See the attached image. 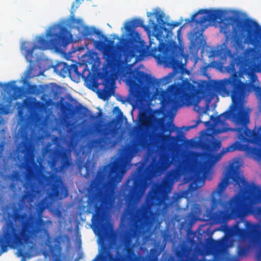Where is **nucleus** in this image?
I'll return each mask as SVG.
<instances>
[{
    "label": "nucleus",
    "instance_id": "obj_47",
    "mask_svg": "<svg viewBox=\"0 0 261 261\" xmlns=\"http://www.w3.org/2000/svg\"><path fill=\"white\" fill-rule=\"evenodd\" d=\"M115 110H117L120 113H122V112H121L120 110L119 109V107H115L114 108Z\"/></svg>",
    "mask_w": 261,
    "mask_h": 261
},
{
    "label": "nucleus",
    "instance_id": "obj_8",
    "mask_svg": "<svg viewBox=\"0 0 261 261\" xmlns=\"http://www.w3.org/2000/svg\"><path fill=\"white\" fill-rule=\"evenodd\" d=\"M26 169L28 180L24 186L21 204L30 203L37 195L44 193L51 199H61L67 197V189L60 178H55L52 182L49 177L36 172L32 167L28 166Z\"/></svg>",
    "mask_w": 261,
    "mask_h": 261
},
{
    "label": "nucleus",
    "instance_id": "obj_1",
    "mask_svg": "<svg viewBox=\"0 0 261 261\" xmlns=\"http://www.w3.org/2000/svg\"><path fill=\"white\" fill-rule=\"evenodd\" d=\"M227 44L228 42L226 40L223 44L218 46L217 49H212L211 51L212 57H218L223 61H225L227 57L232 59L228 71L233 73L229 78L217 82L215 87L219 92L230 96L235 109L238 112L234 113L227 110L215 117L214 120L213 131L215 134H220L229 130V128L225 126L226 125V120L230 117H232L237 124L243 127L234 129L238 133L237 138L239 141L230 145L226 150L221 151L218 155L213 156V158L216 162L227 151L248 150L255 158L261 160V126L258 128V132L248 129L246 125L249 122V117L245 111L241 108L242 102L248 94L250 84L257 81V76L254 68L246 65L242 68V73L247 76L249 83L242 81L237 72L235 71V65L240 64V58L236 56V54L232 53L227 48Z\"/></svg>",
    "mask_w": 261,
    "mask_h": 261
},
{
    "label": "nucleus",
    "instance_id": "obj_7",
    "mask_svg": "<svg viewBox=\"0 0 261 261\" xmlns=\"http://www.w3.org/2000/svg\"><path fill=\"white\" fill-rule=\"evenodd\" d=\"M171 164V155L166 152L161 153L158 160L153 158L147 166L144 163H141L126 180L122 189L124 196L130 201L138 199L145 191L149 178L167 169Z\"/></svg>",
    "mask_w": 261,
    "mask_h": 261
},
{
    "label": "nucleus",
    "instance_id": "obj_15",
    "mask_svg": "<svg viewBox=\"0 0 261 261\" xmlns=\"http://www.w3.org/2000/svg\"><path fill=\"white\" fill-rule=\"evenodd\" d=\"M157 48L160 53L158 59L160 62L173 68H175L178 65V59L181 56V53L178 45L168 44L160 42Z\"/></svg>",
    "mask_w": 261,
    "mask_h": 261
},
{
    "label": "nucleus",
    "instance_id": "obj_33",
    "mask_svg": "<svg viewBox=\"0 0 261 261\" xmlns=\"http://www.w3.org/2000/svg\"><path fill=\"white\" fill-rule=\"evenodd\" d=\"M248 253V248L246 246H240L238 248V254L240 257L246 256Z\"/></svg>",
    "mask_w": 261,
    "mask_h": 261
},
{
    "label": "nucleus",
    "instance_id": "obj_51",
    "mask_svg": "<svg viewBox=\"0 0 261 261\" xmlns=\"http://www.w3.org/2000/svg\"><path fill=\"white\" fill-rule=\"evenodd\" d=\"M219 244V242H214V245L217 246Z\"/></svg>",
    "mask_w": 261,
    "mask_h": 261
},
{
    "label": "nucleus",
    "instance_id": "obj_36",
    "mask_svg": "<svg viewBox=\"0 0 261 261\" xmlns=\"http://www.w3.org/2000/svg\"><path fill=\"white\" fill-rule=\"evenodd\" d=\"M88 111V109L83 106H80L77 109V112L82 115H86V113Z\"/></svg>",
    "mask_w": 261,
    "mask_h": 261
},
{
    "label": "nucleus",
    "instance_id": "obj_40",
    "mask_svg": "<svg viewBox=\"0 0 261 261\" xmlns=\"http://www.w3.org/2000/svg\"><path fill=\"white\" fill-rule=\"evenodd\" d=\"M60 141V138L59 137L55 136L53 139L52 142L54 144H55L57 145V146H58L59 145Z\"/></svg>",
    "mask_w": 261,
    "mask_h": 261
},
{
    "label": "nucleus",
    "instance_id": "obj_10",
    "mask_svg": "<svg viewBox=\"0 0 261 261\" xmlns=\"http://www.w3.org/2000/svg\"><path fill=\"white\" fill-rule=\"evenodd\" d=\"M234 19L241 37L234 40L236 51L238 53L243 50L245 43L251 44L253 47L247 48L245 55L246 58L254 59L257 52L256 48L261 45V27L255 21L249 18L243 20L237 18Z\"/></svg>",
    "mask_w": 261,
    "mask_h": 261
},
{
    "label": "nucleus",
    "instance_id": "obj_23",
    "mask_svg": "<svg viewBox=\"0 0 261 261\" xmlns=\"http://www.w3.org/2000/svg\"><path fill=\"white\" fill-rule=\"evenodd\" d=\"M86 70L87 68L84 67L82 70V72H81L79 71L78 65L73 64L70 65V68L68 76L72 81L77 82L81 78L86 79L84 72Z\"/></svg>",
    "mask_w": 261,
    "mask_h": 261
},
{
    "label": "nucleus",
    "instance_id": "obj_52",
    "mask_svg": "<svg viewBox=\"0 0 261 261\" xmlns=\"http://www.w3.org/2000/svg\"><path fill=\"white\" fill-rule=\"evenodd\" d=\"M45 207H42V208H40V212L42 213V212L43 211V210L44 209Z\"/></svg>",
    "mask_w": 261,
    "mask_h": 261
},
{
    "label": "nucleus",
    "instance_id": "obj_54",
    "mask_svg": "<svg viewBox=\"0 0 261 261\" xmlns=\"http://www.w3.org/2000/svg\"><path fill=\"white\" fill-rule=\"evenodd\" d=\"M83 67L82 65H81V64L80 65V67Z\"/></svg>",
    "mask_w": 261,
    "mask_h": 261
},
{
    "label": "nucleus",
    "instance_id": "obj_2",
    "mask_svg": "<svg viewBox=\"0 0 261 261\" xmlns=\"http://www.w3.org/2000/svg\"><path fill=\"white\" fill-rule=\"evenodd\" d=\"M261 203V189L250 185L237 170L231 168L212 192L210 219L222 224L242 216L256 204Z\"/></svg>",
    "mask_w": 261,
    "mask_h": 261
},
{
    "label": "nucleus",
    "instance_id": "obj_49",
    "mask_svg": "<svg viewBox=\"0 0 261 261\" xmlns=\"http://www.w3.org/2000/svg\"><path fill=\"white\" fill-rule=\"evenodd\" d=\"M109 43H110V44H113V43H114V40H110L109 41Z\"/></svg>",
    "mask_w": 261,
    "mask_h": 261
},
{
    "label": "nucleus",
    "instance_id": "obj_37",
    "mask_svg": "<svg viewBox=\"0 0 261 261\" xmlns=\"http://www.w3.org/2000/svg\"><path fill=\"white\" fill-rule=\"evenodd\" d=\"M77 140L74 137H71L70 140L69 146L70 147L74 148L77 145Z\"/></svg>",
    "mask_w": 261,
    "mask_h": 261
},
{
    "label": "nucleus",
    "instance_id": "obj_4",
    "mask_svg": "<svg viewBox=\"0 0 261 261\" xmlns=\"http://www.w3.org/2000/svg\"><path fill=\"white\" fill-rule=\"evenodd\" d=\"M123 159L115 158L108 164L99 168L91 184L94 193L89 197L87 211L92 214L91 222L96 228L102 227L110 210L113 198L110 191L103 189L119 182L123 175Z\"/></svg>",
    "mask_w": 261,
    "mask_h": 261
},
{
    "label": "nucleus",
    "instance_id": "obj_31",
    "mask_svg": "<svg viewBox=\"0 0 261 261\" xmlns=\"http://www.w3.org/2000/svg\"><path fill=\"white\" fill-rule=\"evenodd\" d=\"M14 83H15L14 81L10 82V83H6L5 84H3L0 83V86L1 87H5L6 88V89H7L9 91L19 90H20V88L15 86L14 85Z\"/></svg>",
    "mask_w": 261,
    "mask_h": 261
},
{
    "label": "nucleus",
    "instance_id": "obj_17",
    "mask_svg": "<svg viewBox=\"0 0 261 261\" xmlns=\"http://www.w3.org/2000/svg\"><path fill=\"white\" fill-rule=\"evenodd\" d=\"M116 134V129H106L102 133V137L96 140L95 141V143L99 144L100 148L102 149L113 148L117 144V141L116 140H113V139Z\"/></svg>",
    "mask_w": 261,
    "mask_h": 261
},
{
    "label": "nucleus",
    "instance_id": "obj_50",
    "mask_svg": "<svg viewBox=\"0 0 261 261\" xmlns=\"http://www.w3.org/2000/svg\"><path fill=\"white\" fill-rule=\"evenodd\" d=\"M152 14H153V13H148V12L147 14L148 17L151 16V15H152Z\"/></svg>",
    "mask_w": 261,
    "mask_h": 261
},
{
    "label": "nucleus",
    "instance_id": "obj_38",
    "mask_svg": "<svg viewBox=\"0 0 261 261\" xmlns=\"http://www.w3.org/2000/svg\"><path fill=\"white\" fill-rule=\"evenodd\" d=\"M180 24V22H178V21H176V22H172V23H169V22H167V25L169 27H170V29L171 30H172L173 29H174L175 27H178V25H179Z\"/></svg>",
    "mask_w": 261,
    "mask_h": 261
},
{
    "label": "nucleus",
    "instance_id": "obj_16",
    "mask_svg": "<svg viewBox=\"0 0 261 261\" xmlns=\"http://www.w3.org/2000/svg\"><path fill=\"white\" fill-rule=\"evenodd\" d=\"M223 12L218 9H200L192 15L190 22H195L196 24L202 25L207 21L211 22H219L222 20Z\"/></svg>",
    "mask_w": 261,
    "mask_h": 261
},
{
    "label": "nucleus",
    "instance_id": "obj_43",
    "mask_svg": "<svg viewBox=\"0 0 261 261\" xmlns=\"http://www.w3.org/2000/svg\"><path fill=\"white\" fill-rule=\"evenodd\" d=\"M100 255L101 254L97 255L96 256L92 261H99V260H101Z\"/></svg>",
    "mask_w": 261,
    "mask_h": 261
},
{
    "label": "nucleus",
    "instance_id": "obj_35",
    "mask_svg": "<svg viewBox=\"0 0 261 261\" xmlns=\"http://www.w3.org/2000/svg\"><path fill=\"white\" fill-rule=\"evenodd\" d=\"M149 28H153L155 31L159 28L158 24L155 23L153 19H150L148 21V27Z\"/></svg>",
    "mask_w": 261,
    "mask_h": 261
},
{
    "label": "nucleus",
    "instance_id": "obj_20",
    "mask_svg": "<svg viewBox=\"0 0 261 261\" xmlns=\"http://www.w3.org/2000/svg\"><path fill=\"white\" fill-rule=\"evenodd\" d=\"M221 142L215 139L212 136L204 138L199 142L200 147L203 150L209 152L218 151L221 148Z\"/></svg>",
    "mask_w": 261,
    "mask_h": 261
},
{
    "label": "nucleus",
    "instance_id": "obj_27",
    "mask_svg": "<svg viewBox=\"0 0 261 261\" xmlns=\"http://www.w3.org/2000/svg\"><path fill=\"white\" fill-rule=\"evenodd\" d=\"M155 16L156 18V21L158 23L159 28H160L161 30L168 33L169 31L168 29L166 28V25H167V22L165 21L163 19L164 17V14L163 13L159 14L156 13Z\"/></svg>",
    "mask_w": 261,
    "mask_h": 261
},
{
    "label": "nucleus",
    "instance_id": "obj_14",
    "mask_svg": "<svg viewBox=\"0 0 261 261\" xmlns=\"http://www.w3.org/2000/svg\"><path fill=\"white\" fill-rule=\"evenodd\" d=\"M45 151L48 154V164L51 169L56 172L64 171L72 165L71 155L67 149L46 148Z\"/></svg>",
    "mask_w": 261,
    "mask_h": 261
},
{
    "label": "nucleus",
    "instance_id": "obj_12",
    "mask_svg": "<svg viewBox=\"0 0 261 261\" xmlns=\"http://www.w3.org/2000/svg\"><path fill=\"white\" fill-rule=\"evenodd\" d=\"M138 27L144 29L145 31L148 30V26L144 25L143 20L139 18L134 19L125 24L124 29L128 33V38L122 40V45L120 47L126 58L138 57L143 53L140 35L134 30Z\"/></svg>",
    "mask_w": 261,
    "mask_h": 261
},
{
    "label": "nucleus",
    "instance_id": "obj_53",
    "mask_svg": "<svg viewBox=\"0 0 261 261\" xmlns=\"http://www.w3.org/2000/svg\"><path fill=\"white\" fill-rule=\"evenodd\" d=\"M14 186V184H12L11 185V187H13Z\"/></svg>",
    "mask_w": 261,
    "mask_h": 261
},
{
    "label": "nucleus",
    "instance_id": "obj_30",
    "mask_svg": "<svg viewBox=\"0 0 261 261\" xmlns=\"http://www.w3.org/2000/svg\"><path fill=\"white\" fill-rule=\"evenodd\" d=\"M178 129V128L176 127L174 124L169 123L167 125H163L161 127V130L163 133H165L167 132H169V134L176 130Z\"/></svg>",
    "mask_w": 261,
    "mask_h": 261
},
{
    "label": "nucleus",
    "instance_id": "obj_18",
    "mask_svg": "<svg viewBox=\"0 0 261 261\" xmlns=\"http://www.w3.org/2000/svg\"><path fill=\"white\" fill-rule=\"evenodd\" d=\"M138 119V126L135 127L136 132L138 134L144 133L154 127V118L146 111L140 112Z\"/></svg>",
    "mask_w": 261,
    "mask_h": 261
},
{
    "label": "nucleus",
    "instance_id": "obj_24",
    "mask_svg": "<svg viewBox=\"0 0 261 261\" xmlns=\"http://www.w3.org/2000/svg\"><path fill=\"white\" fill-rule=\"evenodd\" d=\"M147 145V141L143 137H139L132 145H129L124 150L125 154L131 151H137L140 148H144Z\"/></svg>",
    "mask_w": 261,
    "mask_h": 261
},
{
    "label": "nucleus",
    "instance_id": "obj_42",
    "mask_svg": "<svg viewBox=\"0 0 261 261\" xmlns=\"http://www.w3.org/2000/svg\"><path fill=\"white\" fill-rule=\"evenodd\" d=\"M19 178V175L18 172H16L12 176L13 180H18Z\"/></svg>",
    "mask_w": 261,
    "mask_h": 261
},
{
    "label": "nucleus",
    "instance_id": "obj_45",
    "mask_svg": "<svg viewBox=\"0 0 261 261\" xmlns=\"http://www.w3.org/2000/svg\"><path fill=\"white\" fill-rule=\"evenodd\" d=\"M204 30H202L201 31V33H199L198 31H196V32H194V34L196 36V38L198 37V36H200L201 35V34H202V32Z\"/></svg>",
    "mask_w": 261,
    "mask_h": 261
},
{
    "label": "nucleus",
    "instance_id": "obj_13",
    "mask_svg": "<svg viewBox=\"0 0 261 261\" xmlns=\"http://www.w3.org/2000/svg\"><path fill=\"white\" fill-rule=\"evenodd\" d=\"M245 228H240V222H237L233 225L226 226L225 234L228 238H236L241 241L252 240L261 244V225L252 224L244 221Z\"/></svg>",
    "mask_w": 261,
    "mask_h": 261
},
{
    "label": "nucleus",
    "instance_id": "obj_39",
    "mask_svg": "<svg viewBox=\"0 0 261 261\" xmlns=\"http://www.w3.org/2000/svg\"><path fill=\"white\" fill-rule=\"evenodd\" d=\"M224 24H225V27L223 28V29H224L223 32L225 34H226V33H228L229 31L230 24V23H225Z\"/></svg>",
    "mask_w": 261,
    "mask_h": 261
},
{
    "label": "nucleus",
    "instance_id": "obj_19",
    "mask_svg": "<svg viewBox=\"0 0 261 261\" xmlns=\"http://www.w3.org/2000/svg\"><path fill=\"white\" fill-rule=\"evenodd\" d=\"M205 169L204 165L200 163L199 167H196L192 170L190 179L193 181L191 186L193 190L202 186L204 180L201 174Z\"/></svg>",
    "mask_w": 261,
    "mask_h": 261
},
{
    "label": "nucleus",
    "instance_id": "obj_5",
    "mask_svg": "<svg viewBox=\"0 0 261 261\" xmlns=\"http://www.w3.org/2000/svg\"><path fill=\"white\" fill-rule=\"evenodd\" d=\"M19 209L14 207L13 213L8 217L14 221H18L19 229L13 221L6 222L0 233V255L8 251V248L21 247L33 243V240L39 237L40 239L47 243L50 240V234L47 228L43 227L44 221L41 217H36L27 213L20 214Z\"/></svg>",
    "mask_w": 261,
    "mask_h": 261
},
{
    "label": "nucleus",
    "instance_id": "obj_9",
    "mask_svg": "<svg viewBox=\"0 0 261 261\" xmlns=\"http://www.w3.org/2000/svg\"><path fill=\"white\" fill-rule=\"evenodd\" d=\"M70 35V32L65 27L50 28L46 33V36L50 38L49 40L39 37L37 39L38 45L33 44L31 41H23L21 43V51L27 61L31 63L35 59L34 50H45L49 48H55L57 50L63 49L71 42Z\"/></svg>",
    "mask_w": 261,
    "mask_h": 261
},
{
    "label": "nucleus",
    "instance_id": "obj_34",
    "mask_svg": "<svg viewBox=\"0 0 261 261\" xmlns=\"http://www.w3.org/2000/svg\"><path fill=\"white\" fill-rule=\"evenodd\" d=\"M93 33V28L86 27L83 29V35L85 37L91 36Z\"/></svg>",
    "mask_w": 261,
    "mask_h": 261
},
{
    "label": "nucleus",
    "instance_id": "obj_21",
    "mask_svg": "<svg viewBox=\"0 0 261 261\" xmlns=\"http://www.w3.org/2000/svg\"><path fill=\"white\" fill-rule=\"evenodd\" d=\"M101 79L104 85V89L102 92V95H99V97L103 100H106L111 96L114 92V89L112 88V81L111 76L107 74L103 75Z\"/></svg>",
    "mask_w": 261,
    "mask_h": 261
},
{
    "label": "nucleus",
    "instance_id": "obj_46",
    "mask_svg": "<svg viewBox=\"0 0 261 261\" xmlns=\"http://www.w3.org/2000/svg\"><path fill=\"white\" fill-rule=\"evenodd\" d=\"M85 168H86V174L87 175H90L91 169H89L87 165L85 166Z\"/></svg>",
    "mask_w": 261,
    "mask_h": 261
},
{
    "label": "nucleus",
    "instance_id": "obj_29",
    "mask_svg": "<svg viewBox=\"0 0 261 261\" xmlns=\"http://www.w3.org/2000/svg\"><path fill=\"white\" fill-rule=\"evenodd\" d=\"M163 133L158 134V135L161 139L163 145L164 147H168L169 145L171 139L173 138L170 134H164Z\"/></svg>",
    "mask_w": 261,
    "mask_h": 261
},
{
    "label": "nucleus",
    "instance_id": "obj_41",
    "mask_svg": "<svg viewBox=\"0 0 261 261\" xmlns=\"http://www.w3.org/2000/svg\"><path fill=\"white\" fill-rule=\"evenodd\" d=\"M93 34H95L99 36H101L104 38L105 36H103L102 33L99 30L96 29L95 28H93Z\"/></svg>",
    "mask_w": 261,
    "mask_h": 261
},
{
    "label": "nucleus",
    "instance_id": "obj_25",
    "mask_svg": "<svg viewBox=\"0 0 261 261\" xmlns=\"http://www.w3.org/2000/svg\"><path fill=\"white\" fill-rule=\"evenodd\" d=\"M70 65L66 63L61 62L58 63L55 67V71L60 76L65 77L68 75Z\"/></svg>",
    "mask_w": 261,
    "mask_h": 261
},
{
    "label": "nucleus",
    "instance_id": "obj_6",
    "mask_svg": "<svg viewBox=\"0 0 261 261\" xmlns=\"http://www.w3.org/2000/svg\"><path fill=\"white\" fill-rule=\"evenodd\" d=\"M127 220L129 229L121 236L114 255L111 252L114 242L103 246L101 261H139L134 250L133 239L140 234L152 222L150 211L147 208L128 211L123 220Z\"/></svg>",
    "mask_w": 261,
    "mask_h": 261
},
{
    "label": "nucleus",
    "instance_id": "obj_26",
    "mask_svg": "<svg viewBox=\"0 0 261 261\" xmlns=\"http://www.w3.org/2000/svg\"><path fill=\"white\" fill-rule=\"evenodd\" d=\"M61 111L65 118H69L74 113L73 106L69 102H66V104H62Z\"/></svg>",
    "mask_w": 261,
    "mask_h": 261
},
{
    "label": "nucleus",
    "instance_id": "obj_28",
    "mask_svg": "<svg viewBox=\"0 0 261 261\" xmlns=\"http://www.w3.org/2000/svg\"><path fill=\"white\" fill-rule=\"evenodd\" d=\"M18 151L24 154V157L27 159L30 155V146L27 142L23 141L21 143Z\"/></svg>",
    "mask_w": 261,
    "mask_h": 261
},
{
    "label": "nucleus",
    "instance_id": "obj_55",
    "mask_svg": "<svg viewBox=\"0 0 261 261\" xmlns=\"http://www.w3.org/2000/svg\"><path fill=\"white\" fill-rule=\"evenodd\" d=\"M259 261H261V260H259Z\"/></svg>",
    "mask_w": 261,
    "mask_h": 261
},
{
    "label": "nucleus",
    "instance_id": "obj_22",
    "mask_svg": "<svg viewBox=\"0 0 261 261\" xmlns=\"http://www.w3.org/2000/svg\"><path fill=\"white\" fill-rule=\"evenodd\" d=\"M94 44L98 49L102 51L103 56L106 57L108 62L113 61L115 54L113 50L110 47L109 45L100 40L95 41Z\"/></svg>",
    "mask_w": 261,
    "mask_h": 261
},
{
    "label": "nucleus",
    "instance_id": "obj_44",
    "mask_svg": "<svg viewBox=\"0 0 261 261\" xmlns=\"http://www.w3.org/2000/svg\"><path fill=\"white\" fill-rule=\"evenodd\" d=\"M201 122V120H198L197 121V122L196 123V124H195L194 125H192V126H189V128H194V127H196L197 126V125Z\"/></svg>",
    "mask_w": 261,
    "mask_h": 261
},
{
    "label": "nucleus",
    "instance_id": "obj_48",
    "mask_svg": "<svg viewBox=\"0 0 261 261\" xmlns=\"http://www.w3.org/2000/svg\"><path fill=\"white\" fill-rule=\"evenodd\" d=\"M181 28H182V27H180V28L178 30V31H177V34H178V35H179V33H180L181 30Z\"/></svg>",
    "mask_w": 261,
    "mask_h": 261
},
{
    "label": "nucleus",
    "instance_id": "obj_3",
    "mask_svg": "<svg viewBox=\"0 0 261 261\" xmlns=\"http://www.w3.org/2000/svg\"><path fill=\"white\" fill-rule=\"evenodd\" d=\"M173 76L170 72L165 76L156 79L150 75L138 69L132 70L129 73L127 83L129 87L132 99L136 103L144 100L143 88L145 86L156 87L154 98L160 100L163 108H169L179 101H188L193 94V85L189 82L179 85L175 84L169 86L166 90H160L162 86L170 83Z\"/></svg>",
    "mask_w": 261,
    "mask_h": 261
},
{
    "label": "nucleus",
    "instance_id": "obj_11",
    "mask_svg": "<svg viewBox=\"0 0 261 261\" xmlns=\"http://www.w3.org/2000/svg\"><path fill=\"white\" fill-rule=\"evenodd\" d=\"M177 177L175 170L169 171L165 175L161 184L152 186L148 193L146 202L148 206L162 207L166 211L172 206L180 198L178 195L169 196V191Z\"/></svg>",
    "mask_w": 261,
    "mask_h": 261
},
{
    "label": "nucleus",
    "instance_id": "obj_32",
    "mask_svg": "<svg viewBox=\"0 0 261 261\" xmlns=\"http://www.w3.org/2000/svg\"><path fill=\"white\" fill-rule=\"evenodd\" d=\"M29 93L31 94L38 95L40 93V90L36 85H30L28 87Z\"/></svg>",
    "mask_w": 261,
    "mask_h": 261
}]
</instances>
